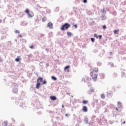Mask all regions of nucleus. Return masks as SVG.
<instances>
[{"mask_svg": "<svg viewBox=\"0 0 126 126\" xmlns=\"http://www.w3.org/2000/svg\"><path fill=\"white\" fill-rule=\"evenodd\" d=\"M98 68H93L91 69L90 75L94 81H96V80H97V77H98V74L97 72H98Z\"/></svg>", "mask_w": 126, "mask_h": 126, "instance_id": "obj_1", "label": "nucleus"}, {"mask_svg": "<svg viewBox=\"0 0 126 126\" xmlns=\"http://www.w3.org/2000/svg\"><path fill=\"white\" fill-rule=\"evenodd\" d=\"M69 27H70V25L68 24L67 23H66L62 26L61 27V30L62 31H64L65 30H67Z\"/></svg>", "mask_w": 126, "mask_h": 126, "instance_id": "obj_2", "label": "nucleus"}, {"mask_svg": "<svg viewBox=\"0 0 126 126\" xmlns=\"http://www.w3.org/2000/svg\"><path fill=\"white\" fill-rule=\"evenodd\" d=\"M70 66L69 65L68 66H66L64 68V70L67 72H69V68Z\"/></svg>", "mask_w": 126, "mask_h": 126, "instance_id": "obj_3", "label": "nucleus"}, {"mask_svg": "<svg viewBox=\"0 0 126 126\" xmlns=\"http://www.w3.org/2000/svg\"><path fill=\"white\" fill-rule=\"evenodd\" d=\"M47 27H49V29H52V28H53V23H52L51 22H49L47 24Z\"/></svg>", "mask_w": 126, "mask_h": 126, "instance_id": "obj_4", "label": "nucleus"}, {"mask_svg": "<svg viewBox=\"0 0 126 126\" xmlns=\"http://www.w3.org/2000/svg\"><path fill=\"white\" fill-rule=\"evenodd\" d=\"M82 110L83 112H85L86 113L88 111V109H87V107L86 106H84L82 108Z\"/></svg>", "mask_w": 126, "mask_h": 126, "instance_id": "obj_5", "label": "nucleus"}, {"mask_svg": "<svg viewBox=\"0 0 126 126\" xmlns=\"http://www.w3.org/2000/svg\"><path fill=\"white\" fill-rule=\"evenodd\" d=\"M43 81V78L42 77H38L37 80V82H38L39 83H41Z\"/></svg>", "mask_w": 126, "mask_h": 126, "instance_id": "obj_6", "label": "nucleus"}, {"mask_svg": "<svg viewBox=\"0 0 126 126\" xmlns=\"http://www.w3.org/2000/svg\"><path fill=\"white\" fill-rule=\"evenodd\" d=\"M41 85V83L37 82L36 83V88L37 89H39V88H40V86Z\"/></svg>", "mask_w": 126, "mask_h": 126, "instance_id": "obj_7", "label": "nucleus"}, {"mask_svg": "<svg viewBox=\"0 0 126 126\" xmlns=\"http://www.w3.org/2000/svg\"><path fill=\"white\" fill-rule=\"evenodd\" d=\"M28 15H29V17H33L34 14H33V12H30L28 13Z\"/></svg>", "mask_w": 126, "mask_h": 126, "instance_id": "obj_8", "label": "nucleus"}, {"mask_svg": "<svg viewBox=\"0 0 126 126\" xmlns=\"http://www.w3.org/2000/svg\"><path fill=\"white\" fill-rule=\"evenodd\" d=\"M50 99L53 101H55L57 100V97L55 96H50Z\"/></svg>", "mask_w": 126, "mask_h": 126, "instance_id": "obj_9", "label": "nucleus"}, {"mask_svg": "<svg viewBox=\"0 0 126 126\" xmlns=\"http://www.w3.org/2000/svg\"><path fill=\"white\" fill-rule=\"evenodd\" d=\"M107 95H112L113 94V92L111 91H108L107 93Z\"/></svg>", "mask_w": 126, "mask_h": 126, "instance_id": "obj_10", "label": "nucleus"}, {"mask_svg": "<svg viewBox=\"0 0 126 126\" xmlns=\"http://www.w3.org/2000/svg\"><path fill=\"white\" fill-rule=\"evenodd\" d=\"M67 35L69 37H70L71 36V35H72V33H71V32H67Z\"/></svg>", "mask_w": 126, "mask_h": 126, "instance_id": "obj_11", "label": "nucleus"}, {"mask_svg": "<svg viewBox=\"0 0 126 126\" xmlns=\"http://www.w3.org/2000/svg\"><path fill=\"white\" fill-rule=\"evenodd\" d=\"M83 104H84V105H86V104H88V100H84L83 101Z\"/></svg>", "mask_w": 126, "mask_h": 126, "instance_id": "obj_12", "label": "nucleus"}, {"mask_svg": "<svg viewBox=\"0 0 126 126\" xmlns=\"http://www.w3.org/2000/svg\"><path fill=\"white\" fill-rule=\"evenodd\" d=\"M100 97L102 99H105V97H106V96L104 94H101Z\"/></svg>", "mask_w": 126, "mask_h": 126, "instance_id": "obj_13", "label": "nucleus"}, {"mask_svg": "<svg viewBox=\"0 0 126 126\" xmlns=\"http://www.w3.org/2000/svg\"><path fill=\"white\" fill-rule=\"evenodd\" d=\"M119 29H118L117 30H114V34H118V32H119Z\"/></svg>", "mask_w": 126, "mask_h": 126, "instance_id": "obj_14", "label": "nucleus"}, {"mask_svg": "<svg viewBox=\"0 0 126 126\" xmlns=\"http://www.w3.org/2000/svg\"><path fill=\"white\" fill-rule=\"evenodd\" d=\"M30 12H29V9H27L26 10H25V13H27L28 14L30 13Z\"/></svg>", "mask_w": 126, "mask_h": 126, "instance_id": "obj_15", "label": "nucleus"}, {"mask_svg": "<svg viewBox=\"0 0 126 126\" xmlns=\"http://www.w3.org/2000/svg\"><path fill=\"white\" fill-rule=\"evenodd\" d=\"M51 78H52V79H54V80H57V78L54 76H52L51 77Z\"/></svg>", "mask_w": 126, "mask_h": 126, "instance_id": "obj_16", "label": "nucleus"}, {"mask_svg": "<svg viewBox=\"0 0 126 126\" xmlns=\"http://www.w3.org/2000/svg\"><path fill=\"white\" fill-rule=\"evenodd\" d=\"M92 92H94V90L93 89L90 90L89 91L90 94H91V93H92Z\"/></svg>", "mask_w": 126, "mask_h": 126, "instance_id": "obj_17", "label": "nucleus"}, {"mask_svg": "<svg viewBox=\"0 0 126 126\" xmlns=\"http://www.w3.org/2000/svg\"><path fill=\"white\" fill-rule=\"evenodd\" d=\"M102 28L104 30L107 29V27L106 26V25H104V26H103Z\"/></svg>", "mask_w": 126, "mask_h": 126, "instance_id": "obj_18", "label": "nucleus"}, {"mask_svg": "<svg viewBox=\"0 0 126 126\" xmlns=\"http://www.w3.org/2000/svg\"><path fill=\"white\" fill-rule=\"evenodd\" d=\"M13 92H14L15 93H17V90L16 89H14L13 90Z\"/></svg>", "mask_w": 126, "mask_h": 126, "instance_id": "obj_19", "label": "nucleus"}, {"mask_svg": "<svg viewBox=\"0 0 126 126\" xmlns=\"http://www.w3.org/2000/svg\"><path fill=\"white\" fill-rule=\"evenodd\" d=\"M15 33H16V34H17V33H20V32H19V31L17 30L15 31Z\"/></svg>", "mask_w": 126, "mask_h": 126, "instance_id": "obj_20", "label": "nucleus"}, {"mask_svg": "<svg viewBox=\"0 0 126 126\" xmlns=\"http://www.w3.org/2000/svg\"><path fill=\"white\" fill-rule=\"evenodd\" d=\"M46 18H43L42 19V21H43V22H45V21H46Z\"/></svg>", "mask_w": 126, "mask_h": 126, "instance_id": "obj_21", "label": "nucleus"}, {"mask_svg": "<svg viewBox=\"0 0 126 126\" xmlns=\"http://www.w3.org/2000/svg\"><path fill=\"white\" fill-rule=\"evenodd\" d=\"M94 37H96V39H98V36L97 35V34L94 33Z\"/></svg>", "mask_w": 126, "mask_h": 126, "instance_id": "obj_22", "label": "nucleus"}, {"mask_svg": "<svg viewBox=\"0 0 126 126\" xmlns=\"http://www.w3.org/2000/svg\"><path fill=\"white\" fill-rule=\"evenodd\" d=\"M91 41H92L94 43V41H95V39H94V38H91Z\"/></svg>", "mask_w": 126, "mask_h": 126, "instance_id": "obj_23", "label": "nucleus"}, {"mask_svg": "<svg viewBox=\"0 0 126 126\" xmlns=\"http://www.w3.org/2000/svg\"><path fill=\"white\" fill-rule=\"evenodd\" d=\"M29 48L31 49H34V46L33 45H31V46H29Z\"/></svg>", "mask_w": 126, "mask_h": 126, "instance_id": "obj_24", "label": "nucleus"}, {"mask_svg": "<svg viewBox=\"0 0 126 126\" xmlns=\"http://www.w3.org/2000/svg\"><path fill=\"white\" fill-rule=\"evenodd\" d=\"M15 61H16V62H19V58H16Z\"/></svg>", "mask_w": 126, "mask_h": 126, "instance_id": "obj_25", "label": "nucleus"}, {"mask_svg": "<svg viewBox=\"0 0 126 126\" xmlns=\"http://www.w3.org/2000/svg\"><path fill=\"white\" fill-rule=\"evenodd\" d=\"M83 2L86 3V2H87V0H83Z\"/></svg>", "mask_w": 126, "mask_h": 126, "instance_id": "obj_26", "label": "nucleus"}, {"mask_svg": "<svg viewBox=\"0 0 126 126\" xmlns=\"http://www.w3.org/2000/svg\"><path fill=\"white\" fill-rule=\"evenodd\" d=\"M47 84V81H44L43 82V84Z\"/></svg>", "mask_w": 126, "mask_h": 126, "instance_id": "obj_27", "label": "nucleus"}, {"mask_svg": "<svg viewBox=\"0 0 126 126\" xmlns=\"http://www.w3.org/2000/svg\"><path fill=\"white\" fill-rule=\"evenodd\" d=\"M74 27H75V29L77 28V25H74Z\"/></svg>", "mask_w": 126, "mask_h": 126, "instance_id": "obj_28", "label": "nucleus"}, {"mask_svg": "<svg viewBox=\"0 0 126 126\" xmlns=\"http://www.w3.org/2000/svg\"><path fill=\"white\" fill-rule=\"evenodd\" d=\"M102 38V35H99L98 36V38L101 39Z\"/></svg>", "mask_w": 126, "mask_h": 126, "instance_id": "obj_29", "label": "nucleus"}, {"mask_svg": "<svg viewBox=\"0 0 126 126\" xmlns=\"http://www.w3.org/2000/svg\"><path fill=\"white\" fill-rule=\"evenodd\" d=\"M65 117H68V114H66L65 115Z\"/></svg>", "mask_w": 126, "mask_h": 126, "instance_id": "obj_30", "label": "nucleus"}, {"mask_svg": "<svg viewBox=\"0 0 126 126\" xmlns=\"http://www.w3.org/2000/svg\"><path fill=\"white\" fill-rule=\"evenodd\" d=\"M115 109H116V110L117 111H119V110L118 109V108L116 107Z\"/></svg>", "mask_w": 126, "mask_h": 126, "instance_id": "obj_31", "label": "nucleus"}, {"mask_svg": "<svg viewBox=\"0 0 126 126\" xmlns=\"http://www.w3.org/2000/svg\"><path fill=\"white\" fill-rule=\"evenodd\" d=\"M1 22H2L1 20H0V23H1Z\"/></svg>", "mask_w": 126, "mask_h": 126, "instance_id": "obj_32", "label": "nucleus"}, {"mask_svg": "<svg viewBox=\"0 0 126 126\" xmlns=\"http://www.w3.org/2000/svg\"><path fill=\"white\" fill-rule=\"evenodd\" d=\"M62 108H64V106L63 105H62Z\"/></svg>", "mask_w": 126, "mask_h": 126, "instance_id": "obj_33", "label": "nucleus"}, {"mask_svg": "<svg viewBox=\"0 0 126 126\" xmlns=\"http://www.w3.org/2000/svg\"><path fill=\"white\" fill-rule=\"evenodd\" d=\"M123 124H126V121H124V122H123Z\"/></svg>", "mask_w": 126, "mask_h": 126, "instance_id": "obj_34", "label": "nucleus"}, {"mask_svg": "<svg viewBox=\"0 0 126 126\" xmlns=\"http://www.w3.org/2000/svg\"><path fill=\"white\" fill-rule=\"evenodd\" d=\"M66 94H67V95H69V94H68V93H67Z\"/></svg>", "mask_w": 126, "mask_h": 126, "instance_id": "obj_35", "label": "nucleus"}, {"mask_svg": "<svg viewBox=\"0 0 126 126\" xmlns=\"http://www.w3.org/2000/svg\"><path fill=\"white\" fill-rule=\"evenodd\" d=\"M118 104H121V103L120 102H118Z\"/></svg>", "mask_w": 126, "mask_h": 126, "instance_id": "obj_36", "label": "nucleus"}]
</instances>
